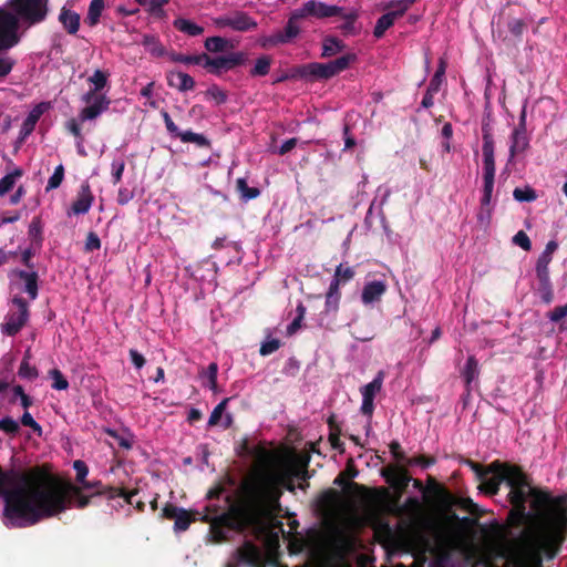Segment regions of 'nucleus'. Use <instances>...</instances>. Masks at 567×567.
<instances>
[{"label":"nucleus","instance_id":"4be33fe9","mask_svg":"<svg viewBox=\"0 0 567 567\" xmlns=\"http://www.w3.org/2000/svg\"><path fill=\"white\" fill-rule=\"evenodd\" d=\"M560 497L566 498V502L563 505V509L566 515V522H565L564 528L559 535V539L554 538V537L551 538V537L547 536L536 523H527L526 524V526L530 527L546 544H548L550 546H555L557 548H559L561 546V544L564 543V540L567 537V496L561 495Z\"/></svg>","mask_w":567,"mask_h":567},{"label":"nucleus","instance_id":"473e14b6","mask_svg":"<svg viewBox=\"0 0 567 567\" xmlns=\"http://www.w3.org/2000/svg\"><path fill=\"white\" fill-rule=\"evenodd\" d=\"M416 0H392L388 3L386 9L390 10L388 13L395 20L402 17Z\"/></svg>","mask_w":567,"mask_h":567},{"label":"nucleus","instance_id":"72a5a7b5","mask_svg":"<svg viewBox=\"0 0 567 567\" xmlns=\"http://www.w3.org/2000/svg\"><path fill=\"white\" fill-rule=\"evenodd\" d=\"M236 190L244 202L255 199L260 195V190L257 187H249L246 178H238L236 181Z\"/></svg>","mask_w":567,"mask_h":567},{"label":"nucleus","instance_id":"052dcab7","mask_svg":"<svg viewBox=\"0 0 567 567\" xmlns=\"http://www.w3.org/2000/svg\"><path fill=\"white\" fill-rule=\"evenodd\" d=\"M73 468L76 472V482L82 485L86 481L85 477L89 474V467L86 463L82 460H76L73 462Z\"/></svg>","mask_w":567,"mask_h":567},{"label":"nucleus","instance_id":"39448f33","mask_svg":"<svg viewBox=\"0 0 567 567\" xmlns=\"http://www.w3.org/2000/svg\"><path fill=\"white\" fill-rule=\"evenodd\" d=\"M357 59V54L347 53L327 63L312 62L298 68V74L300 76L310 75L318 80H329L347 70Z\"/></svg>","mask_w":567,"mask_h":567},{"label":"nucleus","instance_id":"6e6d98bb","mask_svg":"<svg viewBox=\"0 0 567 567\" xmlns=\"http://www.w3.org/2000/svg\"><path fill=\"white\" fill-rule=\"evenodd\" d=\"M355 272L352 267L343 266V264H340L334 271V278L339 280L342 284H346L347 281L351 280L354 277Z\"/></svg>","mask_w":567,"mask_h":567},{"label":"nucleus","instance_id":"a18cd8bd","mask_svg":"<svg viewBox=\"0 0 567 567\" xmlns=\"http://www.w3.org/2000/svg\"><path fill=\"white\" fill-rule=\"evenodd\" d=\"M542 300L545 303H550L554 299V292H553V286L549 279H539L538 280V288H537Z\"/></svg>","mask_w":567,"mask_h":567},{"label":"nucleus","instance_id":"ea45409f","mask_svg":"<svg viewBox=\"0 0 567 567\" xmlns=\"http://www.w3.org/2000/svg\"><path fill=\"white\" fill-rule=\"evenodd\" d=\"M23 174L22 169L16 168L12 173L7 174L0 179V196L6 195L9 193L14 184L18 177H21Z\"/></svg>","mask_w":567,"mask_h":567},{"label":"nucleus","instance_id":"3c124183","mask_svg":"<svg viewBox=\"0 0 567 567\" xmlns=\"http://www.w3.org/2000/svg\"><path fill=\"white\" fill-rule=\"evenodd\" d=\"M49 375L53 380L52 388L54 390L61 391L69 388V381L59 369L50 370Z\"/></svg>","mask_w":567,"mask_h":567},{"label":"nucleus","instance_id":"4d7b16f0","mask_svg":"<svg viewBox=\"0 0 567 567\" xmlns=\"http://www.w3.org/2000/svg\"><path fill=\"white\" fill-rule=\"evenodd\" d=\"M551 262L550 259H547L546 257H538L536 262V277L537 280L539 279H549V264Z\"/></svg>","mask_w":567,"mask_h":567},{"label":"nucleus","instance_id":"a878e982","mask_svg":"<svg viewBox=\"0 0 567 567\" xmlns=\"http://www.w3.org/2000/svg\"><path fill=\"white\" fill-rule=\"evenodd\" d=\"M238 559L243 563L254 565L260 559V551L258 547L251 542H246L237 549Z\"/></svg>","mask_w":567,"mask_h":567},{"label":"nucleus","instance_id":"603ef678","mask_svg":"<svg viewBox=\"0 0 567 567\" xmlns=\"http://www.w3.org/2000/svg\"><path fill=\"white\" fill-rule=\"evenodd\" d=\"M63 178H64V167L62 164H60L55 167L53 174L49 178L45 190L50 192L52 189L58 188L61 185V183L63 182Z\"/></svg>","mask_w":567,"mask_h":567},{"label":"nucleus","instance_id":"c85d7f7f","mask_svg":"<svg viewBox=\"0 0 567 567\" xmlns=\"http://www.w3.org/2000/svg\"><path fill=\"white\" fill-rule=\"evenodd\" d=\"M173 25L176 30H178L182 33H185L189 37H197L203 34L204 28L196 24L195 22L185 19V18H177L174 20Z\"/></svg>","mask_w":567,"mask_h":567},{"label":"nucleus","instance_id":"c756f323","mask_svg":"<svg viewBox=\"0 0 567 567\" xmlns=\"http://www.w3.org/2000/svg\"><path fill=\"white\" fill-rule=\"evenodd\" d=\"M482 140H483V146H482L483 158L495 157V144H494L492 130H491V126L488 123L482 124Z\"/></svg>","mask_w":567,"mask_h":567},{"label":"nucleus","instance_id":"b1692460","mask_svg":"<svg viewBox=\"0 0 567 567\" xmlns=\"http://www.w3.org/2000/svg\"><path fill=\"white\" fill-rule=\"evenodd\" d=\"M478 361L474 355H470L466 360L464 368L461 370V377L464 380L467 392L471 391L472 383L478 378Z\"/></svg>","mask_w":567,"mask_h":567},{"label":"nucleus","instance_id":"412c9836","mask_svg":"<svg viewBox=\"0 0 567 567\" xmlns=\"http://www.w3.org/2000/svg\"><path fill=\"white\" fill-rule=\"evenodd\" d=\"M386 291V285L383 281L374 280L367 282L363 287L361 299L364 305L379 301Z\"/></svg>","mask_w":567,"mask_h":567},{"label":"nucleus","instance_id":"1a4fd4ad","mask_svg":"<svg viewBox=\"0 0 567 567\" xmlns=\"http://www.w3.org/2000/svg\"><path fill=\"white\" fill-rule=\"evenodd\" d=\"M495 172V157L483 158V195L481 197V212L477 216L481 221L484 219L488 221L491 218V202L494 190Z\"/></svg>","mask_w":567,"mask_h":567},{"label":"nucleus","instance_id":"a211bd4d","mask_svg":"<svg viewBox=\"0 0 567 567\" xmlns=\"http://www.w3.org/2000/svg\"><path fill=\"white\" fill-rule=\"evenodd\" d=\"M48 109H49V103L42 102V103H39L38 105H35L30 111V113L28 114V116L25 117V120L23 121V123L21 125V130H20V138L21 140H24L28 135H30L34 131V127H35L38 121L40 120L42 114Z\"/></svg>","mask_w":567,"mask_h":567},{"label":"nucleus","instance_id":"e433bc0d","mask_svg":"<svg viewBox=\"0 0 567 567\" xmlns=\"http://www.w3.org/2000/svg\"><path fill=\"white\" fill-rule=\"evenodd\" d=\"M339 17L344 19V22L340 25V30L344 35L358 33L354 23L359 14L355 10H351L349 12L343 11Z\"/></svg>","mask_w":567,"mask_h":567},{"label":"nucleus","instance_id":"9b49d317","mask_svg":"<svg viewBox=\"0 0 567 567\" xmlns=\"http://www.w3.org/2000/svg\"><path fill=\"white\" fill-rule=\"evenodd\" d=\"M213 23L216 28H230L237 32H248L255 30L258 27L257 21L247 12L241 10H236L228 14L213 18Z\"/></svg>","mask_w":567,"mask_h":567},{"label":"nucleus","instance_id":"cd10ccee","mask_svg":"<svg viewBox=\"0 0 567 567\" xmlns=\"http://www.w3.org/2000/svg\"><path fill=\"white\" fill-rule=\"evenodd\" d=\"M28 236L31 240V245L37 248H41L44 237H43V224L40 216H34L29 225Z\"/></svg>","mask_w":567,"mask_h":567},{"label":"nucleus","instance_id":"0eeeda50","mask_svg":"<svg viewBox=\"0 0 567 567\" xmlns=\"http://www.w3.org/2000/svg\"><path fill=\"white\" fill-rule=\"evenodd\" d=\"M431 485L429 492L434 494L435 501L446 511L453 507L461 508L470 514H475L477 505L471 498H463L453 495L446 487L439 484L432 476L429 477Z\"/></svg>","mask_w":567,"mask_h":567},{"label":"nucleus","instance_id":"864d4df0","mask_svg":"<svg viewBox=\"0 0 567 567\" xmlns=\"http://www.w3.org/2000/svg\"><path fill=\"white\" fill-rule=\"evenodd\" d=\"M230 398H225L221 402H219L210 413V416L208 419V426H215L219 423L221 415L227 406V403L229 402Z\"/></svg>","mask_w":567,"mask_h":567},{"label":"nucleus","instance_id":"5701e85b","mask_svg":"<svg viewBox=\"0 0 567 567\" xmlns=\"http://www.w3.org/2000/svg\"><path fill=\"white\" fill-rule=\"evenodd\" d=\"M529 147L527 130L514 128L511 135L509 157L514 158L518 153Z\"/></svg>","mask_w":567,"mask_h":567},{"label":"nucleus","instance_id":"c03bdc74","mask_svg":"<svg viewBox=\"0 0 567 567\" xmlns=\"http://www.w3.org/2000/svg\"><path fill=\"white\" fill-rule=\"evenodd\" d=\"M217 374H218V365L215 362L209 363L207 369L199 372V377L207 379L208 386L214 392L217 391Z\"/></svg>","mask_w":567,"mask_h":567},{"label":"nucleus","instance_id":"8fccbe9b","mask_svg":"<svg viewBox=\"0 0 567 567\" xmlns=\"http://www.w3.org/2000/svg\"><path fill=\"white\" fill-rule=\"evenodd\" d=\"M109 75L105 71L95 70L93 75L89 78V82L93 84L94 91H101L106 86Z\"/></svg>","mask_w":567,"mask_h":567},{"label":"nucleus","instance_id":"680f3d73","mask_svg":"<svg viewBox=\"0 0 567 567\" xmlns=\"http://www.w3.org/2000/svg\"><path fill=\"white\" fill-rule=\"evenodd\" d=\"M20 422L23 426L30 427L39 436L42 434L41 425L38 422H35L33 416L28 411H24L20 419Z\"/></svg>","mask_w":567,"mask_h":567},{"label":"nucleus","instance_id":"c9c22d12","mask_svg":"<svg viewBox=\"0 0 567 567\" xmlns=\"http://www.w3.org/2000/svg\"><path fill=\"white\" fill-rule=\"evenodd\" d=\"M30 358V350H27L19 367L18 374L22 379L34 380L39 377V372L34 365L29 363Z\"/></svg>","mask_w":567,"mask_h":567},{"label":"nucleus","instance_id":"f8f14e48","mask_svg":"<svg viewBox=\"0 0 567 567\" xmlns=\"http://www.w3.org/2000/svg\"><path fill=\"white\" fill-rule=\"evenodd\" d=\"M13 305L17 307L16 311H10L6 316V322L2 324V332L7 336H16L27 323L29 319V306L22 297H14Z\"/></svg>","mask_w":567,"mask_h":567},{"label":"nucleus","instance_id":"13d9d810","mask_svg":"<svg viewBox=\"0 0 567 567\" xmlns=\"http://www.w3.org/2000/svg\"><path fill=\"white\" fill-rule=\"evenodd\" d=\"M40 248L34 247L33 245H30L27 249H24L21 254V262L29 269V270H35V265L33 262V257L37 254V250Z\"/></svg>","mask_w":567,"mask_h":567},{"label":"nucleus","instance_id":"a19ab883","mask_svg":"<svg viewBox=\"0 0 567 567\" xmlns=\"http://www.w3.org/2000/svg\"><path fill=\"white\" fill-rule=\"evenodd\" d=\"M513 197L515 200L519 203H530L537 199V193L536 190L530 187L529 185H526L524 188L516 187L513 190Z\"/></svg>","mask_w":567,"mask_h":567},{"label":"nucleus","instance_id":"2eb2a0df","mask_svg":"<svg viewBox=\"0 0 567 567\" xmlns=\"http://www.w3.org/2000/svg\"><path fill=\"white\" fill-rule=\"evenodd\" d=\"M381 474L385 482L400 494L406 489L412 480L408 470L399 465H389L382 468Z\"/></svg>","mask_w":567,"mask_h":567},{"label":"nucleus","instance_id":"4468645a","mask_svg":"<svg viewBox=\"0 0 567 567\" xmlns=\"http://www.w3.org/2000/svg\"><path fill=\"white\" fill-rule=\"evenodd\" d=\"M81 488L84 489H94L95 492L92 494V496L95 495H103L106 496L109 499H114L116 497H123L125 502L130 505H133V497L137 494V491L126 492L124 488L120 487H113V486H105L102 484L101 481H85Z\"/></svg>","mask_w":567,"mask_h":567},{"label":"nucleus","instance_id":"f257e3e1","mask_svg":"<svg viewBox=\"0 0 567 567\" xmlns=\"http://www.w3.org/2000/svg\"><path fill=\"white\" fill-rule=\"evenodd\" d=\"M0 496L7 525L16 528L33 526L73 506L83 509L93 497L83 495L80 486L59 478L43 466L27 471H4L0 466Z\"/></svg>","mask_w":567,"mask_h":567},{"label":"nucleus","instance_id":"de8ad7c7","mask_svg":"<svg viewBox=\"0 0 567 567\" xmlns=\"http://www.w3.org/2000/svg\"><path fill=\"white\" fill-rule=\"evenodd\" d=\"M0 431L8 435L16 436L20 432V425L11 416H4L0 419Z\"/></svg>","mask_w":567,"mask_h":567},{"label":"nucleus","instance_id":"9d476101","mask_svg":"<svg viewBox=\"0 0 567 567\" xmlns=\"http://www.w3.org/2000/svg\"><path fill=\"white\" fill-rule=\"evenodd\" d=\"M19 28L18 17L0 8V52H7L20 42Z\"/></svg>","mask_w":567,"mask_h":567},{"label":"nucleus","instance_id":"0e129e2a","mask_svg":"<svg viewBox=\"0 0 567 567\" xmlns=\"http://www.w3.org/2000/svg\"><path fill=\"white\" fill-rule=\"evenodd\" d=\"M161 115H162V117L164 120V123H165L167 132L172 136L179 138V134H182L183 131H181L178 128V126L174 123V121L172 120L171 115L166 111H162Z\"/></svg>","mask_w":567,"mask_h":567},{"label":"nucleus","instance_id":"f3484780","mask_svg":"<svg viewBox=\"0 0 567 567\" xmlns=\"http://www.w3.org/2000/svg\"><path fill=\"white\" fill-rule=\"evenodd\" d=\"M14 275L23 281V292H25L31 300H35L39 295V275L37 270H22L18 269Z\"/></svg>","mask_w":567,"mask_h":567},{"label":"nucleus","instance_id":"20e7f679","mask_svg":"<svg viewBox=\"0 0 567 567\" xmlns=\"http://www.w3.org/2000/svg\"><path fill=\"white\" fill-rule=\"evenodd\" d=\"M342 12V7L329 6L317 1H308L303 3L302 8L298 12L293 13V16L288 20L284 30H279L271 35H261L259 37L257 43L262 49H269L290 43L300 32L299 27L295 22L296 18H305L311 16L322 19L340 16Z\"/></svg>","mask_w":567,"mask_h":567},{"label":"nucleus","instance_id":"bb28decb","mask_svg":"<svg viewBox=\"0 0 567 567\" xmlns=\"http://www.w3.org/2000/svg\"><path fill=\"white\" fill-rule=\"evenodd\" d=\"M346 43L332 35H328L322 41V58H331L346 49Z\"/></svg>","mask_w":567,"mask_h":567},{"label":"nucleus","instance_id":"6ab92c4d","mask_svg":"<svg viewBox=\"0 0 567 567\" xmlns=\"http://www.w3.org/2000/svg\"><path fill=\"white\" fill-rule=\"evenodd\" d=\"M167 84L179 92L192 91L195 87V80L182 71H169L166 74Z\"/></svg>","mask_w":567,"mask_h":567},{"label":"nucleus","instance_id":"79ce46f5","mask_svg":"<svg viewBox=\"0 0 567 567\" xmlns=\"http://www.w3.org/2000/svg\"><path fill=\"white\" fill-rule=\"evenodd\" d=\"M205 53H200L197 55H186L183 53L172 52L169 53V59L173 62L184 63V64H204L205 63Z\"/></svg>","mask_w":567,"mask_h":567},{"label":"nucleus","instance_id":"bf43d9fd","mask_svg":"<svg viewBox=\"0 0 567 567\" xmlns=\"http://www.w3.org/2000/svg\"><path fill=\"white\" fill-rule=\"evenodd\" d=\"M209 524V533L212 535V539L215 543H223L227 540V533L225 527H221L220 525L216 523H208Z\"/></svg>","mask_w":567,"mask_h":567},{"label":"nucleus","instance_id":"69168bd1","mask_svg":"<svg viewBox=\"0 0 567 567\" xmlns=\"http://www.w3.org/2000/svg\"><path fill=\"white\" fill-rule=\"evenodd\" d=\"M435 463V457L433 456H425V455H419L412 458H408L406 464L408 465H419L422 468H427L429 466L433 465Z\"/></svg>","mask_w":567,"mask_h":567},{"label":"nucleus","instance_id":"dca6fc26","mask_svg":"<svg viewBox=\"0 0 567 567\" xmlns=\"http://www.w3.org/2000/svg\"><path fill=\"white\" fill-rule=\"evenodd\" d=\"M94 202L91 187L87 182L81 184L75 200L72 203L68 215H84L86 214Z\"/></svg>","mask_w":567,"mask_h":567},{"label":"nucleus","instance_id":"2f4dec72","mask_svg":"<svg viewBox=\"0 0 567 567\" xmlns=\"http://www.w3.org/2000/svg\"><path fill=\"white\" fill-rule=\"evenodd\" d=\"M204 47L210 53H221L225 52L228 48H233V44L226 38L214 35L205 40Z\"/></svg>","mask_w":567,"mask_h":567},{"label":"nucleus","instance_id":"09e8293b","mask_svg":"<svg viewBox=\"0 0 567 567\" xmlns=\"http://www.w3.org/2000/svg\"><path fill=\"white\" fill-rule=\"evenodd\" d=\"M14 65L16 60L12 56L6 54V52H0V81L11 73Z\"/></svg>","mask_w":567,"mask_h":567},{"label":"nucleus","instance_id":"e2e57ef3","mask_svg":"<svg viewBox=\"0 0 567 567\" xmlns=\"http://www.w3.org/2000/svg\"><path fill=\"white\" fill-rule=\"evenodd\" d=\"M508 31L516 38H520L526 29V23L522 19H512L507 23Z\"/></svg>","mask_w":567,"mask_h":567},{"label":"nucleus","instance_id":"423d86ee","mask_svg":"<svg viewBox=\"0 0 567 567\" xmlns=\"http://www.w3.org/2000/svg\"><path fill=\"white\" fill-rule=\"evenodd\" d=\"M49 0H9L8 6L19 21L34 25L45 20Z\"/></svg>","mask_w":567,"mask_h":567},{"label":"nucleus","instance_id":"f03ea898","mask_svg":"<svg viewBox=\"0 0 567 567\" xmlns=\"http://www.w3.org/2000/svg\"><path fill=\"white\" fill-rule=\"evenodd\" d=\"M480 489L487 495H496L504 483L509 492L507 501L512 505L507 524L519 528L527 523H536L549 537L558 538L566 522L564 497H553L545 489L532 485L528 475L518 465L495 461L488 465V474L480 480Z\"/></svg>","mask_w":567,"mask_h":567},{"label":"nucleus","instance_id":"f704fd0d","mask_svg":"<svg viewBox=\"0 0 567 567\" xmlns=\"http://www.w3.org/2000/svg\"><path fill=\"white\" fill-rule=\"evenodd\" d=\"M179 140L183 143H194L200 148H210V141L204 135L199 133H194L192 131H185L179 134Z\"/></svg>","mask_w":567,"mask_h":567},{"label":"nucleus","instance_id":"7ed1b4c3","mask_svg":"<svg viewBox=\"0 0 567 567\" xmlns=\"http://www.w3.org/2000/svg\"><path fill=\"white\" fill-rule=\"evenodd\" d=\"M284 485L288 491H295L293 484H286L282 475L271 471H258L240 483L239 501L231 506L230 513L217 516L205 514L202 522L216 523L221 527L234 529V517H236L244 526L255 525L279 509Z\"/></svg>","mask_w":567,"mask_h":567},{"label":"nucleus","instance_id":"37998d69","mask_svg":"<svg viewBox=\"0 0 567 567\" xmlns=\"http://www.w3.org/2000/svg\"><path fill=\"white\" fill-rule=\"evenodd\" d=\"M394 19L386 12L382 14L375 23L373 35L378 39L382 38L385 31L393 25Z\"/></svg>","mask_w":567,"mask_h":567},{"label":"nucleus","instance_id":"5fc2aeb1","mask_svg":"<svg viewBox=\"0 0 567 567\" xmlns=\"http://www.w3.org/2000/svg\"><path fill=\"white\" fill-rule=\"evenodd\" d=\"M205 95L216 102V104L220 105L227 102L228 95L225 91L219 89L216 84L209 86L205 92Z\"/></svg>","mask_w":567,"mask_h":567},{"label":"nucleus","instance_id":"ddd939ff","mask_svg":"<svg viewBox=\"0 0 567 567\" xmlns=\"http://www.w3.org/2000/svg\"><path fill=\"white\" fill-rule=\"evenodd\" d=\"M196 515L197 512L187 511L172 503H166L161 512V518L174 519V530L177 533L187 530L190 524L196 522Z\"/></svg>","mask_w":567,"mask_h":567},{"label":"nucleus","instance_id":"49530a36","mask_svg":"<svg viewBox=\"0 0 567 567\" xmlns=\"http://www.w3.org/2000/svg\"><path fill=\"white\" fill-rule=\"evenodd\" d=\"M445 69H446V63L443 59H441L439 66L427 85V87L431 89V91H437V92L440 91V86L442 84L443 76L445 74Z\"/></svg>","mask_w":567,"mask_h":567},{"label":"nucleus","instance_id":"7c9ffc66","mask_svg":"<svg viewBox=\"0 0 567 567\" xmlns=\"http://www.w3.org/2000/svg\"><path fill=\"white\" fill-rule=\"evenodd\" d=\"M271 64L272 58L270 55L262 54L256 59L255 65L249 70V75L251 78L266 76L270 72Z\"/></svg>","mask_w":567,"mask_h":567},{"label":"nucleus","instance_id":"338daca9","mask_svg":"<svg viewBox=\"0 0 567 567\" xmlns=\"http://www.w3.org/2000/svg\"><path fill=\"white\" fill-rule=\"evenodd\" d=\"M513 243L526 251H529L532 248L530 239L523 230L516 233V235L513 237Z\"/></svg>","mask_w":567,"mask_h":567},{"label":"nucleus","instance_id":"58836bf2","mask_svg":"<svg viewBox=\"0 0 567 567\" xmlns=\"http://www.w3.org/2000/svg\"><path fill=\"white\" fill-rule=\"evenodd\" d=\"M383 371H379L377 377L368 384L361 388L362 396L375 398V394L381 391L383 384Z\"/></svg>","mask_w":567,"mask_h":567},{"label":"nucleus","instance_id":"aec40b11","mask_svg":"<svg viewBox=\"0 0 567 567\" xmlns=\"http://www.w3.org/2000/svg\"><path fill=\"white\" fill-rule=\"evenodd\" d=\"M110 103L111 101L105 95H97L92 104L85 106L81 111L79 115L80 120L84 122L96 118L100 114L109 109Z\"/></svg>","mask_w":567,"mask_h":567},{"label":"nucleus","instance_id":"393cba45","mask_svg":"<svg viewBox=\"0 0 567 567\" xmlns=\"http://www.w3.org/2000/svg\"><path fill=\"white\" fill-rule=\"evenodd\" d=\"M59 21L69 34H75L80 28V14L63 7L59 14Z\"/></svg>","mask_w":567,"mask_h":567},{"label":"nucleus","instance_id":"4c0bfd02","mask_svg":"<svg viewBox=\"0 0 567 567\" xmlns=\"http://www.w3.org/2000/svg\"><path fill=\"white\" fill-rule=\"evenodd\" d=\"M103 9L104 0H92L89 6L85 23H87L90 27H94L95 24H97Z\"/></svg>","mask_w":567,"mask_h":567},{"label":"nucleus","instance_id":"774afa93","mask_svg":"<svg viewBox=\"0 0 567 567\" xmlns=\"http://www.w3.org/2000/svg\"><path fill=\"white\" fill-rule=\"evenodd\" d=\"M100 248H101V240H100L99 236L94 231H90L85 239V246H84L85 251L90 252V251L99 250Z\"/></svg>","mask_w":567,"mask_h":567},{"label":"nucleus","instance_id":"6e6552de","mask_svg":"<svg viewBox=\"0 0 567 567\" xmlns=\"http://www.w3.org/2000/svg\"><path fill=\"white\" fill-rule=\"evenodd\" d=\"M204 69H206L208 73L216 76L221 75L224 71H229L237 66L244 65L248 61V54L244 51H233L228 54L216 56L204 54Z\"/></svg>","mask_w":567,"mask_h":567}]
</instances>
